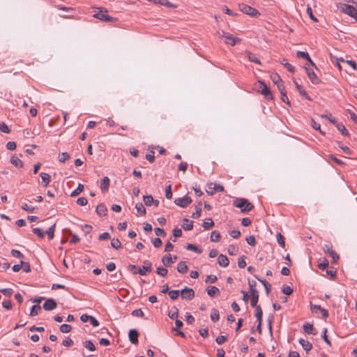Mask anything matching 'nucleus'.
<instances>
[{"mask_svg": "<svg viewBox=\"0 0 357 357\" xmlns=\"http://www.w3.org/2000/svg\"><path fill=\"white\" fill-rule=\"evenodd\" d=\"M234 206L241 209L242 213H247L251 211L254 206L246 199H237L234 202Z\"/></svg>", "mask_w": 357, "mask_h": 357, "instance_id": "1", "label": "nucleus"}, {"mask_svg": "<svg viewBox=\"0 0 357 357\" xmlns=\"http://www.w3.org/2000/svg\"><path fill=\"white\" fill-rule=\"evenodd\" d=\"M238 7L240 10L246 15H250L252 17H257L260 15L259 12L257 9L247 4L240 3Z\"/></svg>", "mask_w": 357, "mask_h": 357, "instance_id": "2", "label": "nucleus"}, {"mask_svg": "<svg viewBox=\"0 0 357 357\" xmlns=\"http://www.w3.org/2000/svg\"><path fill=\"white\" fill-rule=\"evenodd\" d=\"M107 10L106 9L100 8L98 13L93 15V17L100 20L104 22H116V19L107 15Z\"/></svg>", "mask_w": 357, "mask_h": 357, "instance_id": "3", "label": "nucleus"}, {"mask_svg": "<svg viewBox=\"0 0 357 357\" xmlns=\"http://www.w3.org/2000/svg\"><path fill=\"white\" fill-rule=\"evenodd\" d=\"M220 38L224 40V42L226 44L230 45L231 46H234L237 43L241 41L239 38L234 37L231 34L227 32H222Z\"/></svg>", "mask_w": 357, "mask_h": 357, "instance_id": "4", "label": "nucleus"}, {"mask_svg": "<svg viewBox=\"0 0 357 357\" xmlns=\"http://www.w3.org/2000/svg\"><path fill=\"white\" fill-rule=\"evenodd\" d=\"M152 271V264L149 260L144 261V265L138 271H134V274L139 273L141 275H146L147 273H150Z\"/></svg>", "mask_w": 357, "mask_h": 357, "instance_id": "5", "label": "nucleus"}, {"mask_svg": "<svg viewBox=\"0 0 357 357\" xmlns=\"http://www.w3.org/2000/svg\"><path fill=\"white\" fill-rule=\"evenodd\" d=\"M324 252L327 253L333 259V263H336L339 259V255L333 250V246L331 243L326 244L323 247Z\"/></svg>", "mask_w": 357, "mask_h": 357, "instance_id": "6", "label": "nucleus"}, {"mask_svg": "<svg viewBox=\"0 0 357 357\" xmlns=\"http://www.w3.org/2000/svg\"><path fill=\"white\" fill-rule=\"evenodd\" d=\"M192 200L191 197H188V195L177 198L174 200L175 204L181 208H186L189 204L192 203Z\"/></svg>", "mask_w": 357, "mask_h": 357, "instance_id": "7", "label": "nucleus"}, {"mask_svg": "<svg viewBox=\"0 0 357 357\" xmlns=\"http://www.w3.org/2000/svg\"><path fill=\"white\" fill-rule=\"evenodd\" d=\"M259 84L260 87L259 91L261 92V93L264 96L266 99L273 100V97L272 93L270 91L269 88L267 86V85L264 82L261 81H259Z\"/></svg>", "mask_w": 357, "mask_h": 357, "instance_id": "8", "label": "nucleus"}, {"mask_svg": "<svg viewBox=\"0 0 357 357\" xmlns=\"http://www.w3.org/2000/svg\"><path fill=\"white\" fill-rule=\"evenodd\" d=\"M342 11L348 15L354 17L357 21V9L348 4H344L342 7Z\"/></svg>", "mask_w": 357, "mask_h": 357, "instance_id": "9", "label": "nucleus"}, {"mask_svg": "<svg viewBox=\"0 0 357 357\" xmlns=\"http://www.w3.org/2000/svg\"><path fill=\"white\" fill-rule=\"evenodd\" d=\"M181 296L182 299L190 301L195 297V291L192 289L186 287L181 291Z\"/></svg>", "mask_w": 357, "mask_h": 357, "instance_id": "10", "label": "nucleus"}, {"mask_svg": "<svg viewBox=\"0 0 357 357\" xmlns=\"http://www.w3.org/2000/svg\"><path fill=\"white\" fill-rule=\"evenodd\" d=\"M305 69L306 71V73L307 75L308 78L311 81V82L313 84H318L320 82L319 79L317 77L315 73L313 71L312 69L310 68H308L307 66H305Z\"/></svg>", "mask_w": 357, "mask_h": 357, "instance_id": "11", "label": "nucleus"}, {"mask_svg": "<svg viewBox=\"0 0 357 357\" xmlns=\"http://www.w3.org/2000/svg\"><path fill=\"white\" fill-rule=\"evenodd\" d=\"M255 307V317L258 321L257 331L259 333H261V323L263 312H262V310L260 307V306L257 305V307Z\"/></svg>", "mask_w": 357, "mask_h": 357, "instance_id": "12", "label": "nucleus"}, {"mask_svg": "<svg viewBox=\"0 0 357 357\" xmlns=\"http://www.w3.org/2000/svg\"><path fill=\"white\" fill-rule=\"evenodd\" d=\"M56 302L54 299L49 298L44 303L43 308L47 311H50L56 308Z\"/></svg>", "mask_w": 357, "mask_h": 357, "instance_id": "13", "label": "nucleus"}, {"mask_svg": "<svg viewBox=\"0 0 357 357\" xmlns=\"http://www.w3.org/2000/svg\"><path fill=\"white\" fill-rule=\"evenodd\" d=\"M303 331L307 335H310V334L315 335L316 333H318V331H317L315 330V328H314L313 325L308 322L305 323L303 325Z\"/></svg>", "mask_w": 357, "mask_h": 357, "instance_id": "14", "label": "nucleus"}, {"mask_svg": "<svg viewBox=\"0 0 357 357\" xmlns=\"http://www.w3.org/2000/svg\"><path fill=\"white\" fill-rule=\"evenodd\" d=\"M251 294V302L250 305L252 307H257L259 300V292L257 290H252L250 292Z\"/></svg>", "mask_w": 357, "mask_h": 357, "instance_id": "15", "label": "nucleus"}, {"mask_svg": "<svg viewBox=\"0 0 357 357\" xmlns=\"http://www.w3.org/2000/svg\"><path fill=\"white\" fill-rule=\"evenodd\" d=\"M218 264L222 267H227L229 265V261L226 255H220L218 259Z\"/></svg>", "mask_w": 357, "mask_h": 357, "instance_id": "16", "label": "nucleus"}, {"mask_svg": "<svg viewBox=\"0 0 357 357\" xmlns=\"http://www.w3.org/2000/svg\"><path fill=\"white\" fill-rule=\"evenodd\" d=\"M109 187V178L107 176H105L100 181V189L105 192L108 190Z\"/></svg>", "mask_w": 357, "mask_h": 357, "instance_id": "17", "label": "nucleus"}, {"mask_svg": "<svg viewBox=\"0 0 357 357\" xmlns=\"http://www.w3.org/2000/svg\"><path fill=\"white\" fill-rule=\"evenodd\" d=\"M296 56L298 58H303V59H305L307 61H308L310 62V63L314 66L315 64L312 61V59H310L309 54L307 52H302V51H298L296 52Z\"/></svg>", "mask_w": 357, "mask_h": 357, "instance_id": "18", "label": "nucleus"}, {"mask_svg": "<svg viewBox=\"0 0 357 357\" xmlns=\"http://www.w3.org/2000/svg\"><path fill=\"white\" fill-rule=\"evenodd\" d=\"M294 84L300 95L302 96L305 99L311 100V98L307 95V92L303 89V86L301 84H298V82L296 81H294Z\"/></svg>", "mask_w": 357, "mask_h": 357, "instance_id": "19", "label": "nucleus"}, {"mask_svg": "<svg viewBox=\"0 0 357 357\" xmlns=\"http://www.w3.org/2000/svg\"><path fill=\"white\" fill-rule=\"evenodd\" d=\"M96 213L100 216H105L107 214V209L104 204H100L96 207Z\"/></svg>", "mask_w": 357, "mask_h": 357, "instance_id": "20", "label": "nucleus"}, {"mask_svg": "<svg viewBox=\"0 0 357 357\" xmlns=\"http://www.w3.org/2000/svg\"><path fill=\"white\" fill-rule=\"evenodd\" d=\"M162 263L166 267H169L174 263V260L171 257V255H165L162 259Z\"/></svg>", "mask_w": 357, "mask_h": 357, "instance_id": "21", "label": "nucleus"}, {"mask_svg": "<svg viewBox=\"0 0 357 357\" xmlns=\"http://www.w3.org/2000/svg\"><path fill=\"white\" fill-rule=\"evenodd\" d=\"M213 191L206 190V193L209 195H213L215 192H223L224 187L220 184H213Z\"/></svg>", "mask_w": 357, "mask_h": 357, "instance_id": "22", "label": "nucleus"}, {"mask_svg": "<svg viewBox=\"0 0 357 357\" xmlns=\"http://www.w3.org/2000/svg\"><path fill=\"white\" fill-rule=\"evenodd\" d=\"M155 3H158L160 5H162V6H164L167 8H176L177 6L176 5H174L172 3H171L168 0H155L154 1Z\"/></svg>", "mask_w": 357, "mask_h": 357, "instance_id": "23", "label": "nucleus"}, {"mask_svg": "<svg viewBox=\"0 0 357 357\" xmlns=\"http://www.w3.org/2000/svg\"><path fill=\"white\" fill-rule=\"evenodd\" d=\"M182 227L186 231H190L193 228V222L189 220L188 218H184Z\"/></svg>", "mask_w": 357, "mask_h": 357, "instance_id": "24", "label": "nucleus"}, {"mask_svg": "<svg viewBox=\"0 0 357 357\" xmlns=\"http://www.w3.org/2000/svg\"><path fill=\"white\" fill-rule=\"evenodd\" d=\"M10 162L17 168H21L23 167L22 161L16 156L13 155L10 158Z\"/></svg>", "mask_w": 357, "mask_h": 357, "instance_id": "25", "label": "nucleus"}, {"mask_svg": "<svg viewBox=\"0 0 357 357\" xmlns=\"http://www.w3.org/2000/svg\"><path fill=\"white\" fill-rule=\"evenodd\" d=\"M299 343L307 352L310 351L312 347V344L310 342L302 338L299 340Z\"/></svg>", "mask_w": 357, "mask_h": 357, "instance_id": "26", "label": "nucleus"}, {"mask_svg": "<svg viewBox=\"0 0 357 357\" xmlns=\"http://www.w3.org/2000/svg\"><path fill=\"white\" fill-rule=\"evenodd\" d=\"M40 177L42 179V183H43V185L47 186L50 183V180H51V177H50V174L47 173L42 172V173H40Z\"/></svg>", "mask_w": 357, "mask_h": 357, "instance_id": "27", "label": "nucleus"}, {"mask_svg": "<svg viewBox=\"0 0 357 357\" xmlns=\"http://www.w3.org/2000/svg\"><path fill=\"white\" fill-rule=\"evenodd\" d=\"M188 268L185 261H180L177 265V271L180 273H185Z\"/></svg>", "mask_w": 357, "mask_h": 357, "instance_id": "28", "label": "nucleus"}, {"mask_svg": "<svg viewBox=\"0 0 357 357\" xmlns=\"http://www.w3.org/2000/svg\"><path fill=\"white\" fill-rule=\"evenodd\" d=\"M219 293H220V291H219L218 288H217L215 286L209 287L207 289V294L211 297H213L215 294H219Z\"/></svg>", "mask_w": 357, "mask_h": 357, "instance_id": "29", "label": "nucleus"}, {"mask_svg": "<svg viewBox=\"0 0 357 357\" xmlns=\"http://www.w3.org/2000/svg\"><path fill=\"white\" fill-rule=\"evenodd\" d=\"M84 185L79 183L77 188L70 193L71 197L79 195L84 190Z\"/></svg>", "mask_w": 357, "mask_h": 357, "instance_id": "30", "label": "nucleus"}, {"mask_svg": "<svg viewBox=\"0 0 357 357\" xmlns=\"http://www.w3.org/2000/svg\"><path fill=\"white\" fill-rule=\"evenodd\" d=\"M202 202H199L198 205L195 206V212L192 213V218H198L201 215L202 208H201Z\"/></svg>", "mask_w": 357, "mask_h": 357, "instance_id": "31", "label": "nucleus"}, {"mask_svg": "<svg viewBox=\"0 0 357 357\" xmlns=\"http://www.w3.org/2000/svg\"><path fill=\"white\" fill-rule=\"evenodd\" d=\"M337 130L344 136L349 135V132L342 123H337L335 125Z\"/></svg>", "mask_w": 357, "mask_h": 357, "instance_id": "32", "label": "nucleus"}, {"mask_svg": "<svg viewBox=\"0 0 357 357\" xmlns=\"http://www.w3.org/2000/svg\"><path fill=\"white\" fill-rule=\"evenodd\" d=\"M248 58L251 62H254L257 64H261L260 60L252 52H248Z\"/></svg>", "mask_w": 357, "mask_h": 357, "instance_id": "33", "label": "nucleus"}, {"mask_svg": "<svg viewBox=\"0 0 357 357\" xmlns=\"http://www.w3.org/2000/svg\"><path fill=\"white\" fill-rule=\"evenodd\" d=\"M135 208L139 214L144 215L146 214V208L142 203H137L135 205Z\"/></svg>", "mask_w": 357, "mask_h": 357, "instance_id": "34", "label": "nucleus"}, {"mask_svg": "<svg viewBox=\"0 0 357 357\" xmlns=\"http://www.w3.org/2000/svg\"><path fill=\"white\" fill-rule=\"evenodd\" d=\"M220 239V234L218 231H213L211 234V241L212 242H218Z\"/></svg>", "mask_w": 357, "mask_h": 357, "instance_id": "35", "label": "nucleus"}, {"mask_svg": "<svg viewBox=\"0 0 357 357\" xmlns=\"http://www.w3.org/2000/svg\"><path fill=\"white\" fill-rule=\"evenodd\" d=\"M56 224L51 226L45 233L47 234L49 239H52L54 236Z\"/></svg>", "mask_w": 357, "mask_h": 357, "instance_id": "36", "label": "nucleus"}, {"mask_svg": "<svg viewBox=\"0 0 357 357\" xmlns=\"http://www.w3.org/2000/svg\"><path fill=\"white\" fill-rule=\"evenodd\" d=\"M186 249L188 250H191V251L195 252H197L198 254H200L202 252L201 248H199L195 245L191 244V243H188L187 245Z\"/></svg>", "mask_w": 357, "mask_h": 357, "instance_id": "37", "label": "nucleus"}, {"mask_svg": "<svg viewBox=\"0 0 357 357\" xmlns=\"http://www.w3.org/2000/svg\"><path fill=\"white\" fill-rule=\"evenodd\" d=\"M40 310H41V307L39 305H34L31 307L30 315L36 316V315L38 314V313L40 312Z\"/></svg>", "mask_w": 357, "mask_h": 357, "instance_id": "38", "label": "nucleus"}, {"mask_svg": "<svg viewBox=\"0 0 357 357\" xmlns=\"http://www.w3.org/2000/svg\"><path fill=\"white\" fill-rule=\"evenodd\" d=\"M214 225V222L211 218L207 219L206 221H204L202 224V227L204 228V229L207 230L209 229L211 227Z\"/></svg>", "mask_w": 357, "mask_h": 357, "instance_id": "39", "label": "nucleus"}, {"mask_svg": "<svg viewBox=\"0 0 357 357\" xmlns=\"http://www.w3.org/2000/svg\"><path fill=\"white\" fill-rule=\"evenodd\" d=\"M219 316L220 314L218 310L216 309H213L211 313V319L213 322H215L219 319Z\"/></svg>", "mask_w": 357, "mask_h": 357, "instance_id": "40", "label": "nucleus"}, {"mask_svg": "<svg viewBox=\"0 0 357 357\" xmlns=\"http://www.w3.org/2000/svg\"><path fill=\"white\" fill-rule=\"evenodd\" d=\"M281 63L284 66V68H287V70L291 73H294L295 71L294 67H293L287 61L286 59H283Z\"/></svg>", "mask_w": 357, "mask_h": 357, "instance_id": "41", "label": "nucleus"}, {"mask_svg": "<svg viewBox=\"0 0 357 357\" xmlns=\"http://www.w3.org/2000/svg\"><path fill=\"white\" fill-rule=\"evenodd\" d=\"M111 245L114 249H119L121 248V243L118 238H113L111 241Z\"/></svg>", "mask_w": 357, "mask_h": 357, "instance_id": "42", "label": "nucleus"}, {"mask_svg": "<svg viewBox=\"0 0 357 357\" xmlns=\"http://www.w3.org/2000/svg\"><path fill=\"white\" fill-rule=\"evenodd\" d=\"M143 199H144V204L147 206H151L153 202V197L151 195H145V196H144Z\"/></svg>", "mask_w": 357, "mask_h": 357, "instance_id": "43", "label": "nucleus"}, {"mask_svg": "<svg viewBox=\"0 0 357 357\" xmlns=\"http://www.w3.org/2000/svg\"><path fill=\"white\" fill-rule=\"evenodd\" d=\"M71 330V326L67 324H63L60 326V331L63 333H68Z\"/></svg>", "mask_w": 357, "mask_h": 357, "instance_id": "44", "label": "nucleus"}, {"mask_svg": "<svg viewBox=\"0 0 357 357\" xmlns=\"http://www.w3.org/2000/svg\"><path fill=\"white\" fill-rule=\"evenodd\" d=\"M45 331V328L42 326L36 327L35 326H33L30 327L27 332H39V333H43Z\"/></svg>", "mask_w": 357, "mask_h": 357, "instance_id": "45", "label": "nucleus"}, {"mask_svg": "<svg viewBox=\"0 0 357 357\" xmlns=\"http://www.w3.org/2000/svg\"><path fill=\"white\" fill-rule=\"evenodd\" d=\"M277 240H278V243H279V245L282 248H284V246H285L284 238L280 233H278Z\"/></svg>", "mask_w": 357, "mask_h": 357, "instance_id": "46", "label": "nucleus"}, {"mask_svg": "<svg viewBox=\"0 0 357 357\" xmlns=\"http://www.w3.org/2000/svg\"><path fill=\"white\" fill-rule=\"evenodd\" d=\"M282 291L284 294L289 296L293 293V289L289 286L284 285Z\"/></svg>", "mask_w": 357, "mask_h": 357, "instance_id": "47", "label": "nucleus"}, {"mask_svg": "<svg viewBox=\"0 0 357 357\" xmlns=\"http://www.w3.org/2000/svg\"><path fill=\"white\" fill-rule=\"evenodd\" d=\"M70 158V155L66 152H63L61 155H59V160L61 162H65Z\"/></svg>", "mask_w": 357, "mask_h": 357, "instance_id": "48", "label": "nucleus"}, {"mask_svg": "<svg viewBox=\"0 0 357 357\" xmlns=\"http://www.w3.org/2000/svg\"><path fill=\"white\" fill-rule=\"evenodd\" d=\"M167 273H168V271L165 268L158 267L157 268V274L160 275V276H162V277L167 276Z\"/></svg>", "mask_w": 357, "mask_h": 357, "instance_id": "49", "label": "nucleus"}, {"mask_svg": "<svg viewBox=\"0 0 357 357\" xmlns=\"http://www.w3.org/2000/svg\"><path fill=\"white\" fill-rule=\"evenodd\" d=\"M271 79H272L273 82L276 85L282 82V80L280 78V77L279 76V75H278L276 73L271 75Z\"/></svg>", "mask_w": 357, "mask_h": 357, "instance_id": "50", "label": "nucleus"}, {"mask_svg": "<svg viewBox=\"0 0 357 357\" xmlns=\"http://www.w3.org/2000/svg\"><path fill=\"white\" fill-rule=\"evenodd\" d=\"M178 290H171L169 291V296L172 300H176L179 296Z\"/></svg>", "mask_w": 357, "mask_h": 357, "instance_id": "51", "label": "nucleus"}, {"mask_svg": "<svg viewBox=\"0 0 357 357\" xmlns=\"http://www.w3.org/2000/svg\"><path fill=\"white\" fill-rule=\"evenodd\" d=\"M33 232L37 235L38 237L43 238L45 236V232L40 228H34L33 229Z\"/></svg>", "mask_w": 357, "mask_h": 357, "instance_id": "52", "label": "nucleus"}, {"mask_svg": "<svg viewBox=\"0 0 357 357\" xmlns=\"http://www.w3.org/2000/svg\"><path fill=\"white\" fill-rule=\"evenodd\" d=\"M312 126L314 129L319 130L320 133L322 134L323 135H325V132L321 130L320 124L319 123H317L315 121L312 120Z\"/></svg>", "mask_w": 357, "mask_h": 357, "instance_id": "53", "label": "nucleus"}, {"mask_svg": "<svg viewBox=\"0 0 357 357\" xmlns=\"http://www.w3.org/2000/svg\"><path fill=\"white\" fill-rule=\"evenodd\" d=\"M0 130L4 133H9L10 132L8 126L3 122L0 123Z\"/></svg>", "mask_w": 357, "mask_h": 357, "instance_id": "54", "label": "nucleus"}, {"mask_svg": "<svg viewBox=\"0 0 357 357\" xmlns=\"http://www.w3.org/2000/svg\"><path fill=\"white\" fill-rule=\"evenodd\" d=\"M244 259L245 256L243 255L238 259V266L240 268H243L246 266V262Z\"/></svg>", "mask_w": 357, "mask_h": 357, "instance_id": "55", "label": "nucleus"}, {"mask_svg": "<svg viewBox=\"0 0 357 357\" xmlns=\"http://www.w3.org/2000/svg\"><path fill=\"white\" fill-rule=\"evenodd\" d=\"M165 197L169 199L172 198V187L170 185H169L166 187Z\"/></svg>", "mask_w": 357, "mask_h": 357, "instance_id": "56", "label": "nucleus"}, {"mask_svg": "<svg viewBox=\"0 0 357 357\" xmlns=\"http://www.w3.org/2000/svg\"><path fill=\"white\" fill-rule=\"evenodd\" d=\"M21 263H22V268H23V271L24 272L29 273L31 271L30 265L28 262L21 261Z\"/></svg>", "mask_w": 357, "mask_h": 357, "instance_id": "57", "label": "nucleus"}, {"mask_svg": "<svg viewBox=\"0 0 357 357\" xmlns=\"http://www.w3.org/2000/svg\"><path fill=\"white\" fill-rule=\"evenodd\" d=\"M246 241L251 246H255L256 245V240L254 236H249L247 237Z\"/></svg>", "mask_w": 357, "mask_h": 357, "instance_id": "58", "label": "nucleus"}, {"mask_svg": "<svg viewBox=\"0 0 357 357\" xmlns=\"http://www.w3.org/2000/svg\"><path fill=\"white\" fill-rule=\"evenodd\" d=\"M237 248L235 245H229L227 249V252L230 255H234L237 252Z\"/></svg>", "mask_w": 357, "mask_h": 357, "instance_id": "59", "label": "nucleus"}, {"mask_svg": "<svg viewBox=\"0 0 357 357\" xmlns=\"http://www.w3.org/2000/svg\"><path fill=\"white\" fill-rule=\"evenodd\" d=\"M328 266V261L326 259H324L323 261L319 264V268L321 270L326 269Z\"/></svg>", "mask_w": 357, "mask_h": 357, "instance_id": "60", "label": "nucleus"}, {"mask_svg": "<svg viewBox=\"0 0 357 357\" xmlns=\"http://www.w3.org/2000/svg\"><path fill=\"white\" fill-rule=\"evenodd\" d=\"M230 236L234 238H238L241 236V231L237 229H234L229 231Z\"/></svg>", "mask_w": 357, "mask_h": 357, "instance_id": "61", "label": "nucleus"}, {"mask_svg": "<svg viewBox=\"0 0 357 357\" xmlns=\"http://www.w3.org/2000/svg\"><path fill=\"white\" fill-rule=\"evenodd\" d=\"M84 346L90 351H94L96 349V347L91 341H86Z\"/></svg>", "mask_w": 357, "mask_h": 357, "instance_id": "62", "label": "nucleus"}, {"mask_svg": "<svg viewBox=\"0 0 357 357\" xmlns=\"http://www.w3.org/2000/svg\"><path fill=\"white\" fill-rule=\"evenodd\" d=\"M154 231L156 236H165L166 235V233L163 229L156 227Z\"/></svg>", "mask_w": 357, "mask_h": 357, "instance_id": "63", "label": "nucleus"}, {"mask_svg": "<svg viewBox=\"0 0 357 357\" xmlns=\"http://www.w3.org/2000/svg\"><path fill=\"white\" fill-rule=\"evenodd\" d=\"M87 203L88 201L85 197H79L77 199V204L79 206H86Z\"/></svg>", "mask_w": 357, "mask_h": 357, "instance_id": "64", "label": "nucleus"}]
</instances>
